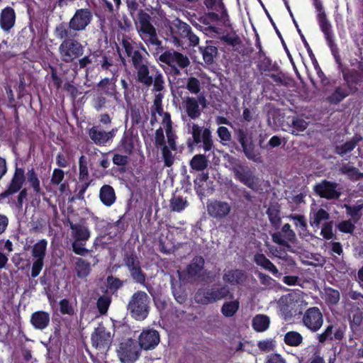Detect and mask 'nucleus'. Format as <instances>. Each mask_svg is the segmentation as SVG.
Here are the masks:
<instances>
[{"instance_id":"1","label":"nucleus","mask_w":363,"mask_h":363,"mask_svg":"<svg viewBox=\"0 0 363 363\" xmlns=\"http://www.w3.org/2000/svg\"><path fill=\"white\" fill-rule=\"evenodd\" d=\"M135 22L139 25L138 32L142 40L150 50H151V47H155V50L152 51L155 57L166 50V47L162 45V42L158 38L156 28L151 23V16L149 13L143 9H139Z\"/></svg>"},{"instance_id":"2","label":"nucleus","mask_w":363,"mask_h":363,"mask_svg":"<svg viewBox=\"0 0 363 363\" xmlns=\"http://www.w3.org/2000/svg\"><path fill=\"white\" fill-rule=\"evenodd\" d=\"M92 20L93 14L89 9H78L69 19L68 24L61 23L55 28L57 29L59 37H77V33L84 31Z\"/></svg>"},{"instance_id":"3","label":"nucleus","mask_w":363,"mask_h":363,"mask_svg":"<svg viewBox=\"0 0 363 363\" xmlns=\"http://www.w3.org/2000/svg\"><path fill=\"white\" fill-rule=\"evenodd\" d=\"M136 80L146 87L153 85L152 91L160 92L164 89L162 73L150 62L135 69Z\"/></svg>"},{"instance_id":"4","label":"nucleus","mask_w":363,"mask_h":363,"mask_svg":"<svg viewBox=\"0 0 363 363\" xmlns=\"http://www.w3.org/2000/svg\"><path fill=\"white\" fill-rule=\"evenodd\" d=\"M55 35L57 39L62 40L58 48L62 62L72 64L83 55L84 47L76 39L77 37H59L57 28L55 29Z\"/></svg>"},{"instance_id":"5","label":"nucleus","mask_w":363,"mask_h":363,"mask_svg":"<svg viewBox=\"0 0 363 363\" xmlns=\"http://www.w3.org/2000/svg\"><path fill=\"white\" fill-rule=\"evenodd\" d=\"M119 42L134 69L150 62L146 57L149 56V54L141 42L133 41L126 35H123Z\"/></svg>"},{"instance_id":"6","label":"nucleus","mask_w":363,"mask_h":363,"mask_svg":"<svg viewBox=\"0 0 363 363\" xmlns=\"http://www.w3.org/2000/svg\"><path fill=\"white\" fill-rule=\"evenodd\" d=\"M234 295L230 291L226 286L220 288L216 287H201L197 289L194 298L196 303L201 305H208L217 302L225 298L233 299Z\"/></svg>"},{"instance_id":"7","label":"nucleus","mask_w":363,"mask_h":363,"mask_svg":"<svg viewBox=\"0 0 363 363\" xmlns=\"http://www.w3.org/2000/svg\"><path fill=\"white\" fill-rule=\"evenodd\" d=\"M172 43L177 47L183 48L185 44L195 47L199 45V38L192 32L191 27L186 23L179 21L170 28Z\"/></svg>"},{"instance_id":"8","label":"nucleus","mask_w":363,"mask_h":363,"mask_svg":"<svg viewBox=\"0 0 363 363\" xmlns=\"http://www.w3.org/2000/svg\"><path fill=\"white\" fill-rule=\"evenodd\" d=\"M313 5L317 11V20L321 31L323 33L328 45L329 46L333 55L338 61V48L334 41V35L332 30V26L327 18L323 3L321 0H312Z\"/></svg>"},{"instance_id":"9","label":"nucleus","mask_w":363,"mask_h":363,"mask_svg":"<svg viewBox=\"0 0 363 363\" xmlns=\"http://www.w3.org/2000/svg\"><path fill=\"white\" fill-rule=\"evenodd\" d=\"M71 235L73 238L72 249L73 252L80 256H85L89 250L85 247L86 241L90 238L91 233L86 225L73 223L69 221Z\"/></svg>"},{"instance_id":"10","label":"nucleus","mask_w":363,"mask_h":363,"mask_svg":"<svg viewBox=\"0 0 363 363\" xmlns=\"http://www.w3.org/2000/svg\"><path fill=\"white\" fill-rule=\"evenodd\" d=\"M149 296L146 292L138 291L132 295L127 308L133 318L137 320H143L149 314Z\"/></svg>"},{"instance_id":"11","label":"nucleus","mask_w":363,"mask_h":363,"mask_svg":"<svg viewBox=\"0 0 363 363\" xmlns=\"http://www.w3.org/2000/svg\"><path fill=\"white\" fill-rule=\"evenodd\" d=\"M191 138H189L186 144L188 147L193 148L195 145L203 143L204 151H211L214 147L212 133L209 128H203L198 124L193 123L191 126Z\"/></svg>"},{"instance_id":"12","label":"nucleus","mask_w":363,"mask_h":363,"mask_svg":"<svg viewBox=\"0 0 363 363\" xmlns=\"http://www.w3.org/2000/svg\"><path fill=\"white\" fill-rule=\"evenodd\" d=\"M157 60L169 65L172 72L176 75L180 74L178 67L184 69L190 65V60L187 56L172 49L163 52L159 55Z\"/></svg>"},{"instance_id":"13","label":"nucleus","mask_w":363,"mask_h":363,"mask_svg":"<svg viewBox=\"0 0 363 363\" xmlns=\"http://www.w3.org/2000/svg\"><path fill=\"white\" fill-rule=\"evenodd\" d=\"M140 351L137 341L132 338L121 342L116 350L122 363H135L140 356Z\"/></svg>"},{"instance_id":"14","label":"nucleus","mask_w":363,"mask_h":363,"mask_svg":"<svg viewBox=\"0 0 363 363\" xmlns=\"http://www.w3.org/2000/svg\"><path fill=\"white\" fill-rule=\"evenodd\" d=\"M48 241L46 239H41L35 242L31 249L33 264L31 267L30 277H37L44 267V259L46 257Z\"/></svg>"},{"instance_id":"15","label":"nucleus","mask_w":363,"mask_h":363,"mask_svg":"<svg viewBox=\"0 0 363 363\" xmlns=\"http://www.w3.org/2000/svg\"><path fill=\"white\" fill-rule=\"evenodd\" d=\"M323 314L317 306H312L306 310L302 317V323L312 333L318 331L323 324Z\"/></svg>"},{"instance_id":"16","label":"nucleus","mask_w":363,"mask_h":363,"mask_svg":"<svg viewBox=\"0 0 363 363\" xmlns=\"http://www.w3.org/2000/svg\"><path fill=\"white\" fill-rule=\"evenodd\" d=\"M113 340V335L105 326L99 324L91 335V345L99 350H108Z\"/></svg>"},{"instance_id":"17","label":"nucleus","mask_w":363,"mask_h":363,"mask_svg":"<svg viewBox=\"0 0 363 363\" xmlns=\"http://www.w3.org/2000/svg\"><path fill=\"white\" fill-rule=\"evenodd\" d=\"M206 209L210 217L220 221L229 216L232 211V206L227 201L214 199L207 202Z\"/></svg>"},{"instance_id":"18","label":"nucleus","mask_w":363,"mask_h":363,"mask_svg":"<svg viewBox=\"0 0 363 363\" xmlns=\"http://www.w3.org/2000/svg\"><path fill=\"white\" fill-rule=\"evenodd\" d=\"M337 186L335 182L323 179L313 186V191L320 198L328 200L338 199L341 193L337 189Z\"/></svg>"},{"instance_id":"19","label":"nucleus","mask_w":363,"mask_h":363,"mask_svg":"<svg viewBox=\"0 0 363 363\" xmlns=\"http://www.w3.org/2000/svg\"><path fill=\"white\" fill-rule=\"evenodd\" d=\"M233 172L236 180L240 182L252 190L257 189L259 179L253 174L249 167L239 165L237 167H234Z\"/></svg>"},{"instance_id":"20","label":"nucleus","mask_w":363,"mask_h":363,"mask_svg":"<svg viewBox=\"0 0 363 363\" xmlns=\"http://www.w3.org/2000/svg\"><path fill=\"white\" fill-rule=\"evenodd\" d=\"M25 180L24 169L16 167L6 189L0 194L1 197L5 199L18 192L21 189Z\"/></svg>"},{"instance_id":"21","label":"nucleus","mask_w":363,"mask_h":363,"mask_svg":"<svg viewBox=\"0 0 363 363\" xmlns=\"http://www.w3.org/2000/svg\"><path fill=\"white\" fill-rule=\"evenodd\" d=\"M160 334L154 329L143 330L138 337V345L144 350L155 348L160 342Z\"/></svg>"},{"instance_id":"22","label":"nucleus","mask_w":363,"mask_h":363,"mask_svg":"<svg viewBox=\"0 0 363 363\" xmlns=\"http://www.w3.org/2000/svg\"><path fill=\"white\" fill-rule=\"evenodd\" d=\"M272 241L281 246L286 248H291L289 242L294 243L296 240V233L291 228L289 223L284 224L281 228V233L277 232L272 234Z\"/></svg>"},{"instance_id":"23","label":"nucleus","mask_w":363,"mask_h":363,"mask_svg":"<svg viewBox=\"0 0 363 363\" xmlns=\"http://www.w3.org/2000/svg\"><path fill=\"white\" fill-rule=\"evenodd\" d=\"M235 136L240 144L245 155L249 160H254L255 157V147L252 142L248 143L247 131L243 128L234 129Z\"/></svg>"},{"instance_id":"24","label":"nucleus","mask_w":363,"mask_h":363,"mask_svg":"<svg viewBox=\"0 0 363 363\" xmlns=\"http://www.w3.org/2000/svg\"><path fill=\"white\" fill-rule=\"evenodd\" d=\"M295 25L297 28V30L300 35L301 39L303 42V44L307 50L308 56L313 63L315 70L316 71L317 75L318 76V77L320 79L322 84H323V85L328 84L329 82V80H328V77L325 76V74H324V72H323V70L321 69V68L318 62V60H317L311 48L310 47L307 40L306 39L304 35L302 33L301 29L298 28V26L296 22H295Z\"/></svg>"},{"instance_id":"25","label":"nucleus","mask_w":363,"mask_h":363,"mask_svg":"<svg viewBox=\"0 0 363 363\" xmlns=\"http://www.w3.org/2000/svg\"><path fill=\"white\" fill-rule=\"evenodd\" d=\"M16 20V12L12 7L6 6L1 11L0 28L3 31L9 33L14 27Z\"/></svg>"},{"instance_id":"26","label":"nucleus","mask_w":363,"mask_h":363,"mask_svg":"<svg viewBox=\"0 0 363 363\" xmlns=\"http://www.w3.org/2000/svg\"><path fill=\"white\" fill-rule=\"evenodd\" d=\"M30 322L35 330H43L50 325V315L45 311H37L31 314Z\"/></svg>"},{"instance_id":"27","label":"nucleus","mask_w":363,"mask_h":363,"mask_svg":"<svg viewBox=\"0 0 363 363\" xmlns=\"http://www.w3.org/2000/svg\"><path fill=\"white\" fill-rule=\"evenodd\" d=\"M247 278V273L239 269H229L223 275V280L231 285H242L246 281Z\"/></svg>"},{"instance_id":"28","label":"nucleus","mask_w":363,"mask_h":363,"mask_svg":"<svg viewBox=\"0 0 363 363\" xmlns=\"http://www.w3.org/2000/svg\"><path fill=\"white\" fill-rule=\"evenodd\" d=\"M343 79L346 82L347 89L352 92L357 91V85L363 82V74L356 69H350L343 73Z\"/></svg>"},{"instance_id":"29","label":"nucleus","mask_w":363,"mask_h":363,"mask_svg":"<svg viewBox=\"0 0 363 363\" xmlns=\"http://www.w3.org/2000/svg\"><path fill=\"white\" fill-rule=\"evenodd\" d=\"M205 259L201 256H195L186 267V273L189 278L199 277L204 269Z\"/></svg>"},{"instance_id":"30","label":"nucleus","mask_w":363,"mask_h":363,"mask_svg":"<svg viewBox=\"0 0 363 363\" xmlns=\"http://www.w3.org/2000/svg\"><path fill=\"white\" fill-rule=\"evenodd\" d=\"M116 149L120 152L131 155L134 150V141L132 133L125 131Z\"/></svg>"},{"instance_id":"31","label":"nucleus","mask_w":363,"mask_h":363,"mask_svg":"<svg viewBox=\"0 0 363 363\" xmlns=\"http://www.w3.org/2000/svg\"><path fill=\"white\" fill-rule=\"evenodd\" d=\"M99 199L106 207L111 206L116 201V191L109 184H104L99 189Z\"/></svg>"},{"instance_id":"32","label":"nucleus","mask_w":363,"mask_h":363,"mask_svg":"<svg viewBox=\"0 0 363 363\" xmlns=\"http://www.w3.org/2000/svg\"><path fill=\"white\" fill-rule=\"evenodd\" d=\"M183 106L187 116L191 119H196L199 118L201 110L198 104V101L193 96H187L183 101Z\"/></svg>"},{"instance_id":"33","label":"nucleus","mask_w":363,"mask_h":363,"mask_svg":"<svg viewBox=\"0 0 363 363\" xmlns=\"http://www.w3.org/2000/svg\"><path fill=\"white\" fill-rule=\"evenodd\" d=\"M91 141L96 145L106 146V130H101L100 125H94L88 130Z\"/></svg>"},{"instance_id":"34","label":"nucleus","mask_w":363,"mask_h":363,"mask_svg":"<svg viewBox=\"0 0 363 363\" xmlns=\"http://www.w3.org/2000/svg\"><path fill=\"white\" fill-rule=\"evenodd\" d=\"M254 261L257 265L268 270L273 275L278 276L279 270L277 267L262 253H257L254 257Z\"/></svg>"},{"instance_id":"35","label":"nucleus","mask_w":363,"mask_h":363,"mask_svg":"<svg viewBox=\"0 0 363 363\" xmlns=\"http://www.w3.org/2000/svg\"><path fill=\"white\" fill-rule=\"evenodd\" d=\"M74 269L78 278H86L91 270L90 262L81 257H77L74 264Z\"/></svg>"},{"instance_id":"36","label":"nucleus","mask_w":363,"mask_h":363,"mask_svg":"<svg viewBox=\"0 0 363 363\" xmlns=\"http://www.w3.org/2000/svg\"><path fill=\"white\" fill-rule=\"evenodd\" d=\"M270 324L269 318L264 314L256 315L252 321V328L258 333H262L266 331Z\"/></svg>"},{"instance_id":"37","label":"nucleus","mask_w":363,"mask_h":363,"mask_svg":"<svg viewBox=\"0 0 363 363\" xmlns=\"http://www.w3.org/2000/svg\"><path fill=\"white\" fill-rule=\"evenodd\" d=\"M123 265L128 269L141 264L140 260L134 249L126 250L122 257Z\"/></svg>"},{"instance_id":"38","label":"nucleus","mask_w":363,"mask_h":363,"mask_svg":"<svg viewBox=\"0 0 363 363\" xmlns=\"http://www.w3.org/2000/svg\"><path fill=\"white\" fill-rule=\"evenodd\" d=\"M350 94V91L347 88L342 87L340 86H337L334 91L329 95L326 100L330 104H338L343 99H345Z\"/></svg>"},{"instance_id":"39","label":"nucleus","mask_w":363,"mask_h":363,"mask_svg":"<svg viewBox=\"0 0 363 363\" xmlns=\"http://www.w3.org/2000/svg\"><path fill=\"white\" fill-rule=\"evenodd\" d=\"M266 213L272 226L276 230L279 229L281 222L279 207L278 206H270Z\"/></svg>"},{"instance_id":"40","label":"nucleus","mask_w":363,"mask_h":363,"mask_svg":"<svg viewBox=\"0 0 363 363\" xmlns=\"http://www.w3.org/2000/svg\"><path fill=\"white\" fill-rule=\"evenodd\" d=\"M208 165V160L205 155H195L189 162L191 169L196 171H203Z\"/></svg>"},{"instance_id":"41","label":"nucleus","mask_w":363,"mask_h":363,"mask_svg":"<svg viewBox=\"0 0 363 363\" xmlns=\"http://www.w3.org/2000/svg\"><path fill=\"white\" fill-rule=\"evenodd\" d=\"M340 172L342 174H345L352 181H358L363 179V173L360 172L359 169L348 164H342L340 167Z\"/></svg>"},{"instance_id":"42","label":"nucleus","mask_w":363,"mask_h":363,"mask_svg":"<svg viewBox=\"0 0 363 363\" xmlns=\"http://www.w3.org/2000/svg\"><path fill=\"white\" fill-rule=\"evenodd\" d=\"M360 138L353 137L350 140L345 142L341 145H337L335 148L336 154L343 156L347 153L351 152L357 146Z\"/></svg>"},{"instance_id":"43","label":"nucleus","mask_w":363,"mask_h":363,"mask_svg":"<svg viewBox=\"0 0 363 363\" xmlns=\"http://www.w3.org/2000/svg\"><path fill=\"white\" fill-rule=\"evenodd\" d=\"M200 52L202 54L203 59L207 65H212L214 62V57L218 54V49L213 45H206L199 47Z\"/></svg>"},{"instance_id":"44","label":"nucleus","mask_w":363,"mask_h":363,"mask_svg":"<svg viewBox=\"0 0 363 363\" xmlns=\"http://www.w3.org/2000/svg\"><path fill=\"white\" fill-rule=\"evenodd\" d=\"M240 308L238 300L225 302L221 307L222 314L227 318H231L236 314Z\"/></svg>"},{"instance_id":"45","label":"nucleus","mask_w":363,"mask_h":363,"mask_svg":"<svg viewBox=\"0 0 363 363\" xmlns=\"http://www.w3.org/2000/svg\"><path fill=\"white\" fill-rule=\"evenodd\" d=\"M284 343L291 347H298L303 342V336L297 331H289L284 337Z\"/></svg>"},{"instance_id":"46","label":"nucleus","mask_w":363,"mask_h":363,"mask_svg":"<svg viewBox=\"0 0 363 363\" xmlns=\"http://www.w3.org/2000/svg\"><path fill=\"white\" fill-rule=\"evenodd\" d=\"M187 206L188 201L182 196L173 195L169 201L170 209L174 212H182Z\"/></svg>"},{"instance_id":"47","label":"nucleus","mask_w":363,"mask_h":363,"mask_svg":"<svg viewBox=\"0 0 363 363\" xmlns=\"http://www.w3.org/2000/svg\"><path fill=\"white\" fill-rule=\"evenodd\" d=\"M130 277L135 283L143 285L146 281V274L143 271L141 264L128 269Z\"/></svg>"},{"instance_id":"48","label":"nucleus","mask_w":363,"mask_h":363,"mask_svg":"<svg viewBox=\"0 0 363 363\" xmlns=\"http://www.w3.org/2000/svg\"><path fill=\"white\" fill-rule=\"evenodd\" d=\"M340 298L338 290L331 287L325 289V301L328 306H335L338 303Z\"/></svg>"},{"instance_id":"49","label":"nucleus","mask_w":363,"mask_h":363,"mask_svg":"<svg viewBox=\"0 0 363 363\" xmlns=\"http://www.w3.org/2000/svg\"><path fill=\"white\" fill-rule=\"evenodd\" d=\"M27 180L30 186L33 189L35 194L40 195L41 194L40 180L33 168H31L28 171Z\"/></svg>"},{"instance_id":"50","label":"nucleus","mask_w":363,"mask_h":363,"mask_svg":"<svg viewBox=\"0 0 363 363\" xmlns=\"http://www.w3.org/2000/svg\"><path fill=\"white\" fill-rule=\"evenodd\" d=\"M79 181H86V182H92L93 180L90 179L87 162L84 155H82L79 160Z\"/></svg>"},{"instance_id":"51","label":"nucleus","mask_w":363,"mask_h":363,"mask_svg":"<svg viewBox=\"0 0 363 363\" xmlns=\"http://www.w3.org/2000/svg\"><path fill=\"white\" fill-rule=\"evenodd\" d=\"M329 218V213L320 208L313 214V217L311 219L310 223L312 226L318 227L322 221L328 220Z\"/></svg>"},{"instance_id":"52","label":"nucleus","mask_w":363,"mask_h":363,"mask_svg":"<svg viewBox=\"0 0 363 363\" xmlns=\"http://www.w3.org/2000/svg\"><path fill=\"white\" fill-rule=\"evenodd\" d=\"M97 66H100L101 69L110 71L113 74L116 72V69L113 65V59L106 55H103L97 62Z\"/></svg>"},{"instance_id":"53","label":"nucleus","mask_w":363,"mask_h":363,"mask_svg":"<svg viewBox=\"0 0 363 363\" xmlns=\"http://www.w3.org/2000/svg\"><path fill=\"white\" fill-rule=\"evenodd\" d=\"M92 182L79 181L76 185L75 195L72 199L84 200V194Z\"/></svg>"},{"instance_id":"54","label":"nucleus","mask_w":363,"mask_h":363,"mask_svg":"<svg viewBox=\"0 0 363 363\" xmlns=\"http://www.w3.org/2000/svg\"><path fill=\"white\" fill-rule=\"evenodd\" d=\"M258 68L260 71L269 72L272 70V63L269 57L266 56L265 52L258 55Z\"/></svg>"},{"instance_id":"55","label":"nucleus","mask_w":363,"mask_h":363,"mask_svg":"<svg viewBox=\"0 0 363 363\" xmlns=\"http://www.w3.org/2000/svg\"><path fill=\"white\" fill-rule=\"evenodd\" d=\"M363 208V204L356 206H347V213L351 216V219L354 223H357L362 217L361 211Z\"/></svg>"},{"instance_id":"56","label":"nucleus","mask_w":363,"mask_h":363,"mask_svg":"<svg viewBox=\"0 0 363 363\" xmlns=\"http://www.w3.org/2000/svg\"><path fill=\"white\" fill-rule=\"evenodd\" d=\"M129 155H121L119 153H116L113 155L112 161L115 165H117L119 167V170L121 173L125 172V166L128 164L129 162Z\"/></svg>"},{"instance_id":"57","label":"nucleus","mask_w":363,"mask_h":363,"mask_svg":"<svg viewBox=\"0 0 363 363\" xmlns=\"http://www.w3.org/2000/svg\"><path fill=\"white\" fill-rule=\"evenodd\" d=\"M107 288L112 293H116L123 286V281L119 278L110 275L106 279Z\"/></svg>"},{"instance_id":"58","label":"nucleus","mask_w":363,"mask_h":363,"mask_svg":"<svg viewBox=\"0 0 363 363\" xmlns=\"http://www.w3.org/2000/svg\"><path fill=\"white\" fill-rule=\"evenodd\" d=\"M355 223L352 220H345L339 222L336 228L342 233L352 234L355 230Z\"/></svg>"},{"instance_id":"59","label":"nucleus","mask_w":363,"mask_h":363,"mask_svg":"<svg viewBox=\"0 0 363 363\" xmlns=\"http://www.w3.org/2000/svg\"><path fill=\"white\" fill-rule=\"evenodd\" d=\"M308 123L303 118H295L292 121L293 135H297L299 132H302L307 128Z\"/></svg>"},{"instance_id":"60","label":"nucleus","mask_w":363,"mask_h":363,"mask_svg":"<svg viewBox=\"0 0 363 363\" xmlns=\"http://www.w3.org/2000/svg\"><path fill=\"white\" fill-rule=\"evenodd\" d=\"M186 88L190 93L197 94L201 91L200 81L194 77H191L187 79Z\"/></svg>"},{"instance_id":"61","label":"nucleus","mask_w":363,"mask_h":363,"mask_svg":"<svg viewBox=\"0 0 363 363\" xmlns=\"http://www.w3.org/2000/svg\"><path fill=\"white\" fill-rule=\"evenodd\" d=\"M111 297L108 296H101L97 300V308L101 315L106 314L111 304Z\"/></svg>"},{"instance_id":"62","label":"nucleus","mask_w":363,"mask_h":363,"mask_svg":"<svg viewBox=\"0 0 363 363\" xmlns=\"http://www.w3.org/2000/svg\"><path fill=\"white\" fill-rule=\"evenodd\" d=\"M333 220H330L323 223L320 231V235L323 236L324 239L329 240L333 238Z\"/></svg>"},{"instance_id":"63","label":"nucleus","mask_w":363,"mask_h":363,"mask_svg":"<svg viewBox=\"0 0 363 363\" xmlns=\"http://www.w3.org/2000/svg\"><path fill=\"white\" fill-rule=\"evenodd\" d=\"M217 134L223 145H227L232 139L230 132L225 126H219L217 129Z\"/></svg>"},{"instance_id":"64","label":"nucleus","mask_w":363,"mask_h":363,"mask_svg":"<svg viewBox=\"0 0 363 363\" xmlns=\"http://www.w3.org/2000/svg\"><path fill=\"white\" fill-rule=\"evenodd\" d=\"M59 306L60 313L62 315H73L75 313L72 305L67 298H63L60 300V301L59 302Z\"/></svg>"}]
</instances>
